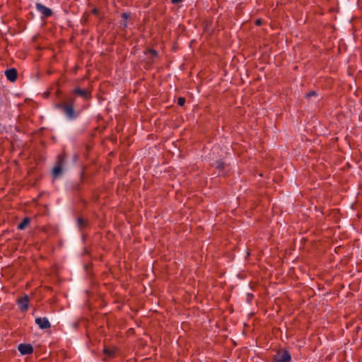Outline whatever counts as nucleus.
I'll use <instances>...</instances> for the list:
<instances>
[{
  "mask_svg": "<svg viewBox=\"0 0 362 362\" xmlns=\"http://www.w3.org/2000/svg\"><path fill=\"white\" fill-rule=\"evenodd\" d=\"M103 352L105 354L107 355L110 358L115 357V349L105 348V349H104Z\"/></svg>",
  "mask_w": 362,
  "mask_h": 362,
  "instance_id": "13",
  "label": "nucleus"
},
{
  "mask_svg": "<svg viewBox=\"0 0 362 362\" xmlns=\"http://www.w3.org/2000/svg\"><path fill=\"white\" fill-rule=\"evenodd\" d=\"M30 219L28 217H25L23 219V221L18 225V230H24L30 223Z\"/></svg>",
  "mask_w": 362,
  "mask_h": 362,
  "instance_id": "11",
  "label": "nucleus"
},
{
  "mask_svg": "<svg viewBox=\"0 0 362 362\" xmlns=\"http://www.w3.org/2000/svg\"><path fill=\"white\" fill-rule=\"evenodd\" d=\"M6 78L11 82H14L18 78V71L15 68L6 69L5 71Z\"/></svg>",
  "mask_w": 362,
  "mask_h": 362,
  "instance_id": "6",
  "label": "nucleus"
},
{
  "mask_svg": "<svg viewBox=\"0 0 362 362\" xmlns=\"http://www.w3.org/2000/svg\"><path fill=\"white\" fill-rule=\"evenodd\" d=\"M150 53L153 56V57H156L157 56V52L156 50H153V49H151L150 50Z\"/></svg>",
  "mask_w": 362,
  "mask_h": 362,
  "instance_id": "19",
  "label": "nucleus"
},
{
  "mask_svg": "<svg viewBox=\"0 0 362 362\" xmlns=\"http://www.w3.org/2000/svg\"><path fill=\"white\" fill-rule=\"evenodd\" d=\"M18 349L22 355L30 354L33 352V348L29 344H21Z\"/></svg>",
  "mask_w": 362,
  "mask_h": 362,
  "instance_id": "5",
  "label": "nucleus"
},
{
  "mask_svg": "<svg viewBox=\"0 0 362 362\" xmlns=\"http://www.w3.org/2000/svg\"><path fill=\"white\" fill-rule=\"evenodd\" d=\"M317 95L316 92L311 91V92L308 93V94H306V98H310L311 96H314V95Z\"/></svg>",
  "mask_w": 362,
  "mask_h": 362,
  "instance_id": "17",
  "label": "nucleus"
},
{
  "mask_svg": "<svg viewBox=\"0 0 362 362\" xmlns=\"http://www.w3.org/2000/svg\"><path fill=\"white\" fill-rule=\"evenodd\" d=\"M35 323L42 329H48L51 327V325L46 317H37L35 319Z\"/></svg>",
  "mask_w": 362,
  "mask_h": 362,
  "instance_id": "7",
  "label": "nucleus"
},
{
  "mask_svg": "<svg viewBox=\"0 0 362 362\" xmlns=\"http://www.w3.org/2000/svg\"><path fill=\"white\" fill-rule=\"evenodd\" d=\"M76 221L77 226L80 229H83L88 226V221L82 217H78Z\"/></svg>",
  "mask_w": 362,
  "mask_h": 362,
  "instance_id": "10",
  "label": "nucleus"
},
{
  "mask_svg": "<svg viewBox=\"0 0 362 362\" xmlns=\"http://www.w3.org/2000/svg\"><path fill=\"white\" fill-rule=\"evenodd\" d=\"M255 25H262V20L261 19H257L255 21Z\"/></svg>",
  "mask_w": 362,
  "mask_h": 362,
  "instance_id": "18",
  "label": "nucleus"
},
{
  "mask_svg": "<svg viewBox=\"0 0 362 362\" xmlns=\"http://www.w3.org/2000/svg\"><path fill=\"white\" fill-rule=\"evenodd\" d=\"M224 167H225V164H224V163H223V162L218 161V162L216 163V168L217 169L223 170V169L224 168Z\"/></svg>",
  "mask_w": 362,
  "mask_h": 362,
  "instance_id": "16",
  "label": "nucleus"
},
{
  "mask_svg": "<svg viewBox=\"0 0 362 362\" xmlns=\"http://www.w3.org/2000/svg\"><path fill=\"white\" fill-rule=\"evenodd\" d=\"M92 12L93 13L97 15L98 13V10L97 8H93Z\"/></svg>",
  "mask_w": 362,
  "mask_h": 362,
  "instance_id": "21",
  "label": "nucleus"
},
{
  "mask_svg": "<svg viewBox=\"0 0 362 362\" xmlns=\"http://www.w3.org/2000/svg\"><path fill=\"white\" fill-rule=\"evenodd\" d=\"M182 1V0H171V2H172L173 4H179V3H180Z\"/></svg>",
  "mask_w": 362,
  "mask_h": 362,
  "instance_id": "20",
  "label": "nucleus"
},
{
  "mask_svg": "<svg viewBox=\"0 0 362 362\" xmlns=\"http://www.w3.org/2000/svg\"><path fill=\"white\" fill-rule=\"evenodd\" d=\"M29 298L28 295H25L24 296L19 298L17 300L18 305L19 309L21 311H27L29 308Z\"/></svg>",
  "mask_w": 362,
  "mask_h": 362,
  "instance_id": "4",
  "label": "nucleus"
},
{
  "mask_svg": "<svg viewBox=\"0 0 362 362\" xmlns=\"http://www.w3.org/2000/svg\"><path fill=\"white\" fill-rule=\"evenodd\" d=\"M122 18L124 20V22L123 23H122V25L126 28L127 25V23H126V21L129 18V15L127 13H122Z\"/></svg>",
  "mask_w": 362,
  "mask_h": 362,
  "instance_id": "14",
  "label": "nucleus"
},
{
  "mask_svg": "<svg viewBox=\"0 0 362 362\" xmlns=\"http://www.w3.org/2000/svg\"><path fill=\"white\" fill-rule=\"evenodd\" d=\"M291 356L288 351L279 350L272 357V362H290Z\"/></svg>",
  "mask_w": 362,
  "mask_h": 362,
  "instance_id": "2",
  "label": "nucleus"
},
{
  "mask_svg": "<svg viewBox=\"0 0 362 362\" xmlns=\"http://www.w3.org/2000/svg\"><path fill=\"white\" fill-rule=\"evenodd\" d=\"M72 93L74 95L80 96L85 100H89L91 98V93L86 89H81L80 88H76L73 90Z\"/></svg>",
  "mask_w": 362,
  "mask_h": 362,
  "instance_id": "3",
  "label": "nucleus"
},
{
  "mask_svg": "<svg viewBox=\"0 0 362 362\" xmlns=\"http://www.w3.org/2000/svg\"><path fill=\"white\" fill-rule=\"evenodd\" d=\"M65 159L66 156L64 153H61L58 155L55 165H59L60 167L63 168L65 163Z\"/></svg>",
  "mask_w": 362,
  "mask_h": 362,
  "instance_id": "9",
  "label": "nucleus"
},
{
  "mask_svg": "<svg viewBox=\"0 0 362 362\" xmlns=\"http://www.w3.org/2000/svg\"><path fill=\"white\" fill-rule=\"evenodd\" d=\"M36 8L45 17H49L52 15V10L40 3L36 4Z\"/></svg>",
  "mask_w": 362,
  "mask_h": 362,
  "instance_id": "8",
  "label": "nucleus"
},
{
  "mask_svg": "<svg viewBox=\"0 0 362 362\" xmlns=\"http://www.w3.org/2000/svg\"><path fill=\"white\" fill-rule=\"evenodd\" d=\"M63 168L59 165H54L52 169V175L54 177H58L62 173Z\"/></svg>",
  "mask_w": 362,
  "mask_h": 362,
  "instance_id": "12",
  "label": "nucleus"
},
{
  "mask_svg": "<svg viewBox=\"0 0 362 362\" xmlns=\"http://www.w3.org/2000/svg\"><path fill=\"white\" fill-rule=\"evenodd\" d=\"M76 99L74 97L69 98L65 102L55 104V107L61 110L66 117L71 120L78 117L79 112L74 110Z\"/></svg>",
  "mask_w": 362,
  "mask_h": 362,
  "instance_id": "1",
  "label": "nucleus"
},
{
  "mask_svg": "<svg viewBox=\"0 0 362 362\" xmlns=\"http://www.w3.org/2000/svg\"><path fill=\"white\" fill-rule=\"evenodd\" d=\"M185 103V98L183 97H179L177 98V105L180 106H183Z\"/></svg>",
  "mask_w": 362,
  "mask_h": 362,
  "instance_id": "15",
  "label": "nucleus"
}]
</instances>
